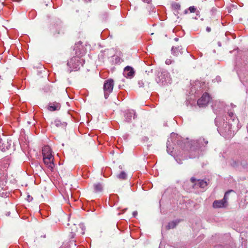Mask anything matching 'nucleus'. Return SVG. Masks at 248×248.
Wrapping results in <instances>:
<instances>
[{
	"instance_id": "obj_10",
	"label": "nucleus",
	"mask_w": 248,
	"mask_h": 248,
	"mask_svg": "<svg viewBox=\"0 0 248 248\" xmlns=\"http://www.w3.org/2000/svg\"><path fill=\"white\" fill-rule=\"evenodd\" d=\"M60 108L61 104L56 102H50L48 106V109L52 111L59 110Z\"/></svg>"
},
{
	"instance_id": "obj_5",
	"label": "nucleus",
	"mask_w": 248,
	"mask_h": 248,
	"mask_svg": "<svg viewBox=\"0 0 248 248\" xmlns=\"http://www.w3.org/2000/svg\"><path fill=\"white\" fill-rule=\"evenodd\" d=\"M54 157L50 158L43 157V162L46 167L50 170L53 171L54 167Z\"/></svg>"
},
{
	"instance_id": "obj_8",
	"label": "nucleus",
	"mask_w": 248,
	"mask_h": 248,
	"mask_svg": "<svg viewBox=\"0 0 248 248\" xmlns=\"http://www.w3.org/2000/svg\"><path fill=\"white\" fill-rule=\"evenodd\" d=\"M125 118L127 122H129L132 119H134L136 117V112L134 110H127L125 111Z\"/></svg>"
},
{
	"instance_id": "obj_2",
	"label": "nucleus",
	"mask_w": 248,
	"mask_h": 248,
	"mask_svg": "<svg viewBox=\"0 0 248 248\" xmlns=\"http://www.w3.org/2000/svg\"><path fill=\"white\" fill-rule=\"evenodd\" d=\"M114 86L113 80L111 79L105 81L104 84V96L107 99L110 93L112 92Z\"/></svg>"
},
{
	"instance_id": "obj_28",
	"label": "nucleus",
	"mask_w": 248,
	"mask_h": 248,
	"mask_svg": "<svg viewBox=\"0 0 248 248\" xmlns=\"http://www.w3.org/2000/svg\"><path fill=\"white\" fill-rule=\"evenodd\" d=\"M32 199V198L30 196H28V200L30 202L31 201Z\"/></svg>"
},
{
	"instance_id": "obj_26",
	"label": "nucleus",
	"mask_w": 248,
	"mask_h": 248,
	"mask_svg": "<svg viewBox=\"0 0 248 248\" xmlns=\"http://www.w3.org/2000/svg\"><path fill=\"white\" fill-rule=\"evenodd\" d=\"M137 215H138V212L137 211L133 212V216L134 217H135Z\"/></svg>"
},
{
	"instance_id": "obj_15",
	"label": "nucleus",
	"mask_w": 248,
	"mask_h": 248,
	"mask_svg": "<svg viewBox=\"0 0 248 248\" xmlns=\"http://www.w3.org/2000/svg\"><path fill=\"white\" fill-rule=\"evenodd\" d=\"M93 187H94V190L95 192H100L103 189V186L100 183L94 184L93 186Z\"/></svg>"
},
{
	"instance_id": "obj_19",
	"label": "nucleus",
	"mask_w": 248,
	"mask_h": 248,
	"mask_svg": "<svg viewBox=\"0 0 248 248\" xmlns=\"http://www.w3.org/2000/svg\"><path fill=\"white\" fill-rule=\"evenodd\" d=\"M5 177L4 173L1 170H0V181L4 179Z\"/></svg>"
},
{
	"instance_id": "obj_21",
	"label": "nucleus",
	"mask_w": 248,
	"mask_h": 248,
	"mask_svg": "<svg viewBox=\"0 0 248 248\" xmlns=\"http://www.w3.org/2000/svg\"><path fill=\"white\" fill-rule=\"evenodd\" d=\"M188 10H189V11H190V13H194V12H195V10H196V9H195V7L193 6H190V7L188 8Z\"/></svg>"
},
{
	"instance_id": "obj_32",
	"label": "nucleus",
	"mask_w": 248,
	"mask_h": 248,
	"mask_svg": "<svg viewBox=\"0 0 248 248\" xmlns=\"http://www.w3.org/2000/svg\"><path fill=\"white\" fill-rule=\"evenodd\" d=\"M191 181H192L193 183H194V182H195V179H194L193 178H192L191 179Z\"/></svg>"
},
{
	"instance_id": "obj_34",
	"label": "nucleus",
	"mask_w": 248,
	"mask_h": 248,
	"mask_svg": "<svg viewBox=\"0 0 248 248\" xmlns=\"http://www.w3.org/2000/svg\"><path fill=\"white\" fill-rule=\"evenodd\" d=\"M72 237H74V235L75 234H74V233L73 232H72Z\"/></svg>"
},
{
	"instance_id": "obj_24",
	"label": "nucleus",
	"mask_w": 248,
	"mask_h": 248,
	"mask_svg": "<svg viewBox=\"0 0 248 248\" xmlns=\"http://www.w3.org/2000/svg\"><path fill=\"white\" fill-rule=\"evenodd\" d=\"M166 64L169 65L171 63V61L170 59H167L165 62Z\"/></svg>"
},
{
	"instance_id": "obj_23",
	"label": "nucleus",
	"mask_w": 248,
	"mask_h": 248,
	"mask_svg": "<svg viewBox=\"0 0 248 248\" xmlns=\"http://www.w3.org/2000/svg\"><path fill=\"white\" fill-rule=\"evenodd\" d=\"M170 142V140H168V142H167V152H168L169 154H170L172 153V151H170V149H169V143H168V142Z\"/></svg>"
},
{
	"instance_id": "obj_36",
	"label": "nucleus",
	"mask_w": 248,
	"mask_h": 248,
	"mask_svg": "<svg viewBox=\"0 0 248 248\" xmlns=\"http://www.w3.org/2000/svg\"><path fill=\"white\" fill-rule=\"evenodd\" d=\"M74 227L75 228H76V229L77 228V227L76 226V225H75V224L74 225Z\"/></svg>"
},
{
	"instance_id": "obj_38",
	"label": "nucleus",
	"mask_w": 248,
	"mask_h": 248,
	"mask_svg": "<svg viewBox=\"0 0 248 248\" xmlns=\"http://www.w3.org/2000/svg\"><path fill=\"white\" fill-rule=\"evenodd\" d=\"M217 121V119H215V122H216Z\"/></svg>"
},
{
	"instance_id": "obj_7",
	"label": "nucleus",
	"mask_w": 248,
	"mask_h": 248,
	"mask_svg": "<svg viewBox=\"0 0 248 248\" xmlns=\"http://www.w3.org/2000/svg\"><path fill=\"white\" fill-rule=\"evenodd\" d=\"M123 75L127 78H131L134 77V71L132 67L130 66H126L124 69Z\"/></svg>"
},
{
	"instance_id": "obj_14",
	"label": "nucleus",
	"mask_w": 248,
	"mask_h": 248,
	"mask_svg": "<svg viewBox=\"0 0 248 248\" xmlns=\"http://www.w3.org/2000/svg\"><path fill=\"white\" fill-rule=\"evenodd\" d=\"M198 144V146L200 147L202 145L204 146L208 143V141L206 140L204 138L199 139L197 142Z\"/></svg>"
},
{
	"instance_id": "obj_17",
	"label": "nucleus",
	"mask_w": 248,
	"mask_h": 248,
	"mask_svg": "<svg viewBox=\"0 0 248 248\" xmlns=\"http://www.w3.org/2000/svg\"><path fill=\"white\" fill-rule=\"evenodd\" d=\"M54 124L56 127L65 126L66 125L65 123H62L60 120H56L54 121Z\"/></svg>"
},
{
	"instance_id": "obj_9",
	"label": "nucleus",
	"mask_w": 248,
	"mask_h": 248,
	"mask_svg": "<svg viewBox=\"0 0 248 248\" xmlns=\"http://www.w3.org/2000/svg\"><path fill=\"white\" fill-rule=\"evenodd\" d=\"M193 87L195 90H197V91H201L206 89V83L205 82H202L197 80L194 83Z\"/></svg>"
},
{
	"instance_id": "obj_3",
	"label": "nucleus",
	"mask_w": 248,
	"mask_h": 248,
	"mask_svg": "<svg viewBox=\"0 0 248 248\" xmlns=\"http://www.w3.org/2000/svg\"><path fill=\"white\" fill-rule=\"evenodd\" d=\"M233 191L232 190H229L226 192L224 195V198L222 200L219 201H215L213 204L214 208H221L225 207L227 205V201L228 199V195L229 194Z\"/></svg>"
},
{
	"instance_id": "obj_11",
	"label": "nucleus",
	"mask_w": 248,
	"mask_h": 248,
	"mask_svg": "<svg viewBox=\"0 0 248 248\" xmlns=\"http://www.w3.org/2000/svg\"><path fill=\"white\" fill-rule=\"evenodd\" d=\"M171 54L175 56H178L179 54H182L183 52V48L181 46L178 47H172Z\"/></svg>"
},
{
	"instance_id": "obj_30",
	"label": "nucleus",
	"mask_w": 248,
	"mask_h": 248,
	"mask_svg": "<svg viewBox=\"0 0 248 248\" xmlns=\"http://www.w3.org/2000/svg\"><path fill=\"white\" fill-rule=\"evenodd\" d=\"M92 0H84V1L86 3L91 2Z\"/></svg>"
},
{
	"instance_id": "obj_29",
	"label": "nucleus",
	"mask_w": 248,
	"mask_h": 248,
	"mask_svg": "<svg viewBox=\"0 0 248 248\" xmlns=\"http://www.w3.org/2000/svg\"><path fill=\"white\" fill-rule=\"evenodd\" d=\"M206 31H208V32H210V31H211V29H210V28H209V27H207L206 28Z\"/></svg>"
},
{
	"instance_id": "obj_37",
	"label": "nucleus",
	"mask_w": 248,
	"mask_h": 248,
	"mask_svg": "<svg viewBox=\"0 0 248 248\" xmlns=\"http://www.w3.org/2000/svg\"><path fill=\"white\" fill-rule=\"evenodd\" d=\"M175 40L176 41H177V40H178V39L176 38H175Z\"/></svg>"
},
{
	"instance_id": "obj_1",
	"label": "nucleus",
	"mask_w": 248,
	"mask_h": 248,
	"mask_svg": "<svg viewBox=\"0 0 248 248\" xmlns=\"http://www.w3.org/2000/svg\"><path fill=\"white\" fill-rule=\"evenodd\" d=\"M67 64L72 70L77 71L79 69L81 62L79 57H74L71 59Z\"/></svg>"
},
{
	"instance_id": "obj_16",
	"label": "nucleus",
	"mask_w": 248,
	"mask_h": 248,
	"mask_svg": "<svg viewBox=\"0 0 248 248\" xmlns=\"http://www.w3.org/2000/svg\"><path fill=\"white\" fill-rule=\"evenodd\" d=\"M117 177L121 180H124L127 177V174L124 171H122L117 175Z\"/></svg>"
},
{
	"instance_id": "obj_6",
	"label": "nucleus",
	"mask_w": 248,
	"mask_h": 248,
	"mask_svg": "<svg viewBox=\"0 0 248 248\" xmlns=\"http://www.w3.org/2000/svg\"><path fill=\"white\" fill-rule=\"evenodd\" d=\"M43 157L50 158L54 157L52 154V150L49 146H45L42 149Z\"/></svg>"
},
{
	"instance_id": "obj_13",
	"label": "nucleus",
	"mask_w": 248,
	"mask_h": 248,
	"mask_svg": "<svg viewBox=\"0 0 248 248\" xmlns=\"http://www.w3.org/2000/svg\"><path fill=\"white\" fill-rule=\"evenodd\" d=\"M196 185L201 188H204L207 186V183L206 181H204L203 180H198L197 183H196Z\"/></svg>"
},
{
	"instance_id": "obj_31",
	"label": "nucleus",
	"mask_w": 248,
	"mask_h": 248,
	"mask_svg": "<svg viewBox=\"0 0 248 248\" xmlns=\"http://www.w3.org/2000/svg\"><path fill=\"white\" fill-rule=\"evenodd\" d=\"M215 106H216V104L215 105L212 106L213 109V110H214V111L215 112V111L216 110V108H215Z\"/></svg>"
},
{
	"instance_id": "obj_25",
	"label": "nucleus",
	"mask_w": 248,
	"mask_h": 248,
	"mask_svg": "<svg viewBox=\"0 0 248 248\" xmlns=\"http://www.w3.org/2000/svg\"><path fill=\"white\" fill-rule=\"evenodd\" d=\"M174 7L176 9H179L180 8V5L178 4H174Z\"/></svg>"
},
{
	"instance_id": "obj_35",
	"label": "nucleus",
	"mask_w": 248,
	"mask_h": 248,
	"mask_svg": "<svg viewBox=\"0 0 248 248\" xmlns=\"http://www.w3.org/2000/svg\"><path fill=\"white\" fill-rule=\"evenodd\" d=\"M175 134L174 133H172L171 134V136L172 137L173 136H175Z\"/></svg>"
},
{
	"instance_id": "obj_27",
	"label": "nucleus",
	"mask_w": 248,
	"mask_h": 248,
	"mask_svg": "<svg viewBox=\"0 0 248 248\" xmlns=\"http://www.w3.org/2000/svg\"><path fill=\"white\" fill-rule=\"evenodd\" d=\"M142 1L147 3H150L151 2V0H142Z\"/></svg>"
},
{
	"instance_id": "obj_18",
	"label": "nucleus",
	"mask_w": 248,
	"mask_h": 248,
	"mask_svg": "<svg viewBox=\"0 0 248 248\" xmlns=\"http://www.w3.org/2000/svg\"><path fill=\"white\" fill-rule=\"evenodd\" d=\"M177 225V223L175 221H172L171 222H170L168 225L167 226V229H170L174 228Z\"/></svg>"
},
{
	"instance_id": "obj_12",
	"label": "nucleus",
	"mask_w": 248,
	"mask_h": 248,
	"mask_svg": "<svg viewBox=\"0 0 248 248\" xmlns=\"http://www.w3.org/2000/svg\"><path fill=\"white\" fill-rule=\"evenodd\" d=\"M159 78L160 80V82H161L162 83H163L164 82L167 83L168 82L167 80H169V77H168V73H165L164 74L161 73L159 76ZM168 82H169V81H168Z\"/></svg>"
},
{
	"instance_id": "obj_22",
	"label": "nucleus",
	"mask_w": 248,
	"mask_h": 248,
	"mask_svg": "<svg viewBox=\"0 0 248 248\" xmlns=\"http://www.w3.org/2000/svg\"><path fill=\"white\" fill-rule=\"evenodd\" d=\"M228 114L229 117L233 121L234 120V116L233 113L232 112H229Z\"/></svg>"
},
{
	"instance_id": "obj_33",
	"label": "nucleus",
	"mask_w": 248,
	"mask_h": 248,
	"mask_svg": "<svg viewBox=\"0 0 248 248\" xmlns=\"http://www.w3.org/2000/svg\"><path fill=\"white\" fill-rule=\"evenodd\" d=\"M187 12H188V10H187V9H186V10H185V12H184V13H185V14H187Z\"/></svg>"
},
{
	"instance_id": "obj_20",
	"label": "nucleus",
	"mask_w": 248,
	"mask_h": 248,
	"mask_svg": "<svg viewBox=\"0 0 248 248\" xmlns=\"http://www.w3.org/2000/svg\"><path fill=\"white\" fill-rule=\"evenodd\" d=\"M79 226H80V228L82 230V232H80L81 234H84V230H85V226L83 225V224H80L79 225Z\"/></svg>"
},
{
	"instance_id": "obj_4",
	"label": "nucleus",
	"mask_w": 248,
	"mask_h": 248,
	"mask_svg": "<svg viewBox=\"0 0 248 248\" xmlns=\"http://www.w3.org/2000/svg\"><path fill=\"white\" fill-rule=\"evenodd\" d=\"M210 97L209 94L205 93L197 101V104L200 107H205L209 103Z\"/></svg>"
}]
</instances>
